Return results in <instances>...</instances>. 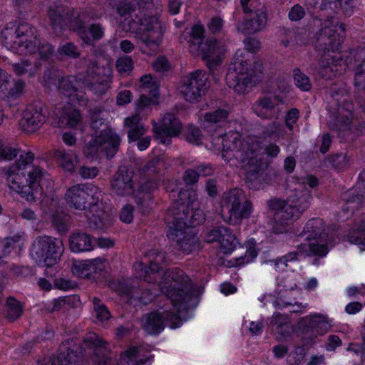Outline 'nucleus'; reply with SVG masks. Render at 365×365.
Here are the masks:
<instances>
[{
    "label": "nucleus",
    "instance_id": "7",
    "mask_svg": "<svg viewBox=\"0 0 365 365\" xmlns=\"http://www.w3.org/2000/svg\"><path fill=\"white\" fill-rule=\"evenodd\" d=\"M64 197L71 208L97 212L99 202L103 200V194L93 184H77L67 189Z\"/></svg>",
    "mask_w": 365,
    "mask_h": 365
},
{
    "label": "nucleus",
    "instance_id": "27",
    "mask_svg": "<svg viewBox=\"0 0 365 365\" xmlns=\"http://www.w3.org/2000/svg\"><path fill=\"white\" fill-rule=\"evenodd\" d=\"M222 137V156L227 161H230L232 156L237 158L235 153H240L242 145L240 135L238 133L230 132Z\"/></svg>",
    "mask_w": 365,
    "mask_h": 365
},
{
    "label": "nucleus",
    "instance_id": "33",
    "mask_svg": "<svg viewBox=\"0 0 365 365\" xmlns=\"http://www.w3.org/2000/svg\"><path fill=\"white\" fill-rule=\"evenodd\" d=\"M348 237L351 243L361 245V249L365 250V214L355 219L354 229Z\"/></svg>",
    "mask_w": 365,
    "mask_h": 365
},
{
    "label": "nucleus",
    "instance_id": "22",
    "mask_svg": "<svg viewBox=\"0 0 365 365\" xmlns=\"http://www.w3.org/2000/svg\"><path fill=\"white\" fill-rule=\"evenodd\" d=\"M70 8L64 5H56L49 7L48 16L53 32L58 36L62 35L66 29L67 18Z\"/></svg>",
    "mask_w": 365,
    "mask_h": 365
},
{
    "label": "nucleus",
    "instance_id": "17",
    "mask_svg": "<svg viewBox=\"0 0 365 365\" xmlns=\"http://www.w3.org/2000/svg\"><path fill=\"white\" fill-rule=\"evenodd\" d=\"M182 130L179 119L170 113L164 115L160 125H153L155 138L162 144L170 145L173 138L178 136Z\"/></svg>",
    "mask_w": 365,
    "mask_h": 365
},
{
    "label": "nucleus",
    "instance_id": "59",
    "mask_svg": "<svg viewBox=\"0 0 365 365\" xmlns=\"http://www.w3.org/2000/svg\"><path fill=\"white\" fill-rule=\"evenodd\" d=\"M75 297H64L56 299L53 302V308L50 310L51 312H58L62 309H66L68 307L71 306Z\"/></svg>",
    "mask_w": 365,
    "mask_h": 365
},
{
    "label": "nucleus",
    "instance_id": "11",
    "mask_svg": "<svg viewBox=\"0 0 365 365\" xmlns=\"http://www.w3.org/2000/svg\"><path fill=\"white\" fill-rule=\"evenodd\" d=\"M311 199L310 191L304 185H299L287 198L283 210L275 213V218L282 224L296 220L309 207Z\"/></svg>",
    "mask_w": 365,
    "mask_h": 365
},
{
    "label": "nucleus",
    "instance_id": "31",
    "mask_svg": "<svg viewBox=\"0 0 365 365\" xmlns=\"http://www.w3.org/2000/svg\"><path fill=\"white\" fill-rule=\"evenodd\" d=\"M84 82L81 78H77L75 76H70L68 77L62 78L58 81V89L61 94L70 97L75 94L78 96L79 89L82 87Z\"/></svg>",
    "mask_w": 365,
    "mask_h": 365
},
{
    "label": "nucleus",
    "instance_id": "24",
    "mask_svg": "<svg viewBox=\"0 0 365 365\" xmlns=\"http://www.w3.org/2000/svg\"><path fill=\"white\" fill-rule=\"evenodd\" d=\"M102 154L106 158L111 159L119 150L120 144V136L112 130L108 129L98 135Z\"/></svg>",
    "mask_w": 365,
    "mask_h": 365
},
{
    "label": "nucleus",
    "instance_id": "63",
    "mask_svg": "<svg viewBox=\"0 0 365 365\" xmlns=\"http://www.w3.org/2000/svg\"><path fill=\"white\" fill-rule=\"evenodd\" d=\"M329 162L336 169H341L347 164L348 158L345 153L335 154L329 158Z\"/></svg>",
    "mask_w": 365,
    "mask_h": 365
},
{
    "label": "nucleus",
    "instance_id": "62",
    "mask_svg": "<svg viewBox=\"0 0 365 365\" xmlns=\"http://www.w3.org/2000/svg\"><path fill=\"white\" fill-rule=\"evenodd\" d=\"M153 196L149 193H142V196L138 197V204L143 213L149 212L152 204Z\"/></svg>",
    "mask_w": 365,
    "mask_h": 365
},
{
    "label": "nucleus",
    "instance_id": "64",
    "mask_svg": "<svg viewBox=\"0 0 365 365\" xmlns=\"http://www.w3.org/2000/svg\"><path fill=\"white\" fill-rule=\"evenodd\" d=\"M201 130L198 128L190 126L186 134V140L190 143L198 145L201 142Z\"/></svg>",
    "mask_w": 365,
    "mask_h": 365
},
{
    "label": "nucleus",
    "instance_id": "57",
    "mask_svg": "<svg viewBox=\"0 0 365 365\" xmlns=\"http://www.w3.org/2000/svg\"><path fill=\"white\" fill-rule=\"evenodd\" d=\"M223 232H226L225 227H214L206 232L204 236V240L207 243H212L214 242H219Z\"/></svg>",
    "mask_w": 365,
    "mask_h": 365
},
{
    "label": "nucleus",
    "instance_id": "50",
    "mask_svg": "<svg viewBox=\"0 0 365 365\" xmlns=\"http://www.w3.org/2000/svg\"><path fill=\"white\" fill-rule=\"evenodd\" d=\"M86 87L88 90L92 92L93 94L101 96L106 93L110 86L108 80L104 79L99 81L98 79H96L92 82H87Z\"/></svg>",
    "mask_w": 365,
    "mask_h": 365
},
{
    "label": "nucleus",
    "instance_id": "14",
    "mask_svg": "<svg viewBox=\"0 0 365 365\" xmlns=\"http://www.w3.org/2000/svg\"><path fill=\"white\" fill-rule=\"evenodd\" d=\"M207 81L205 71H195L184 77L180 86V93L187 101L197 102L205 93Z\"/></svg>",
    "mask_w": 365,
    "mask_h": 365
},
{
    "label": "nucleus",
    "instance_id": "12",
    "mask_svg": "<svg viewBox=\"0 0 365 365\" xmlns=\"http://www.w3.org/2000/svg\"><path fill=\"white\" fill-rule=\"evenodd\" d=\"M254 71L248 68L247 61L236 58L227 70L226 82L237 93L242 94L247 91V86L252 83Z\"/></svg>",
    "mask_w": 365,
    "mask_h": 365
},
{
    "label": "nucleus",
    "instance_id": "44",
    "mask_svg": "<svg viewBox=\"0 0 365 365\" xmlns=\"http://www.w3.org/2000/svg\"><path fill=\"white\" fill-rule=\"evenodd\" d=\"M100 262L98 259H93L90 262H79L73 263L72 272L79 277H88L92 272V267L96 262Z\"/></svg>",
    "mask_w": 365,
    "mask_h": 365
},
{
    "label": "nucleus",
    "instance_id": "43",
    "mask_svg": "<svg viewBox=\"0 0 365 365\" xmlns=\"http://www.w3.org/2000/svg\"><path fill=\"white\" fill-rule=\"evenodd\" d=\"M13 70L19 75H24L29 73L30 76H33L36 70L40 67V64L36 63L34 66H32L31 61L29 59L22 60L21 62L14 63L12 65Z\"/></svg>",
    "mask_w": 365,
    "mask_h": 365
},
{
    "label": "nucleus",
    "instance_id": "26",
    "mask_svg": "<svg viewBox=\"0 0 365 365\" xmlns=\"http://www.w3.org/2000/svg\"><path fill=\"white\" fill-rule=\"evenodd\" d=\"M267 14L264 11L257 10L252 14L250 19L238 23L237 29L245 34H253L262 29L267 24Z\"/></svg>",
    "mask_w": 365,
    "mask_h": 365
},
{
    "label": "nucleus",
    "instance_id": "5",
    "mask_svg": "<svg viewBox=\"0 0 365 365\" xmlns=\"http://www.w3.org/2000/svg\"><path fill=\"white\" fill-rule=\"evenodd\" d=\"M37 30L26 22L10 24L1 31V42L9 50L22 54L34 51Z\"/></svg>",
    "mask_w": 365,
    "mask_h": 365
},
{
    "label": "nucleus",
    "instance_id": "13",
    "mask_svg": "<svg viewBox=\"0 0 365 365\" xmlns=\"http://www.w3.org/2000/svg\"><path fill=\"white\" fill-rule=\"evenodd\" d=\"M299 327L304 334L302 338L303 346H307L312 345L317 336L327 332L331 324L326 316L319 314L302 318Z\"/></svg>",
    "mask_w": 365,
    "mask_h": 365
},
{
    "label": "nucleus",
    "instance_id": "30",
    "mask_svg": "<svg viewBox=\"0 0 365 365\" xmlns=\"http://www.w3.org/2000/svg\"><path fill=\"white\" fill-rule=\"evenodd\" d=\"M52 156L61 168L68 172H72L78 163L76 154L71 150L56 149L53 151Z\"/></svg>",
    "mask_w": 365,
    "mask_h": 365
},
{
    "label": "nucleus",
    "instance_id": "38",
    "mask_svg": "<svg viewBox=\"0 0 365 365\" xmlns=\"http://www.w3.org/2000/svg\"><path fill=\"white\" fill-rule=\"evenodd\" d=\"M26 87L25 83L18 79L13 82L9 81V86H7L6 91L1 98H6L8 100H16L23 96Z\"/></svg>",
    "mask_w": 365,
    "mask_h": 365
},
{
    "label": "nucleus",
    "instance_id": "48",
    "mask_svg": "<svg viewBox=\"0 0 365 365\" xmlns=\"http://www.w3.org/2000/svg\"><path fill=\"white\" fill-rule=\"evenodd\" d=\"M198 203L195 200V204L190 207V214L187 217L186 227H195L205 220L204 213L202 210L197 208Z\"/></svg>",
    "mask_w": 365,
    "mask_h": 365
},
{
    "label": "nucleus",
    "instance_id": "8",
    "mask_svg": "<svg viewBox=\"0 0 365 365\" xmlns=\"http://www.w3.org/2000/svg\"><path fill=\"white\" fill-rule=\"evenodd\" d=\"M253 210L252 202L246 198L240 188L231 189L223 194L221 213L227 214L230 224L236 225L242 219L249 218Z\"/></svg>",
    "mask_w": 365,
    "mask_h": 365
},
{
    "label": "nucleus",
    "instance_id": "34",
    "mask_svg": "<svg viewBox=\"0 0 365 365\" xmlns=\"http://www.w3.org/2000/svg\"><path fill=\"white\" fill-rule=\"evenodd\" d=\"M88 116L91 126L96 133L98 132L101 133L108 130L106 118H105V112L103 107L96 106L90 108L88 110Z\"/></svg>",
    "mask_w": 365,
    "mask_h": 365
},
{
    "label": "nucleus",
    "instance_id": "35",
    "mask_svg": "<svg viewBox=\"0 0 365 365\" xmlns=\"http://www.w3.org/2000/svg\"><path fill=\"white\" fill-rule=\"evenodd\" d=\"M52 227L59 234L69 230L70 216L61 209L51 210Z\"/></svg>",
    "mask_w": 365,
    "mask_h": 365
},
{
    "label": "nucleus",
    "instance_id": "45",
    "mask_svg": "<svg viewBox=\"0 0 365 365\" xmlns=\"http://www.w3.org/2000/svg\"><path fill=\"white\" fill-rule=\"evenodd\" d=\"M294 81L295 86L302 91H309L312 88V83L310 78L300 69H294Z\"/></svg>",
    "mask_w": 365,
    "mask_h": 365
},
{
    "label": "nucleus",
    "instance_id": "54",
    "mask_svg": "<svg viewBox=\"0 0 365 365\" xmlns=\"http://www.w3.org/2000/svg\"><path fill=\"white\" fill-rule=\"evenodd\" d=\"M354 84L356 86L365 89V58L356 64L354 67Z\"/></svg>",
    "mask_w": 365,
    "mask_h": 365
},
{
    "label": "nucleus",
    "instance_id": "18",
    "mask_svg": "<svg viewBox=\"0 0 365 365\" xmlns=\"http://www.w3.org/2000/svg\"><path fill=\"white\" fill-rule=\"evenodd\" d=\"M241 162L247 176L251 179H257L267 168V163L263 160L262 155L256 152L254 145H249L247 148L242 151Z\"/></svg>",
    "mask_w": 365,
    "mask_h": 365
},
{
    "label": "nucleus",
    "instance_id": "40",
    "mask_svg": "<svg viewBox=\"0 0 365 365\" xmlns=\"http://www.w3.org/2000/svg\"><path fill=\"white\" fill-rule=\"evenodd\" d=\"M220 249L225 254L230 253L235 248L237 241L230 230L226 227V232H223L220 242Z\"/></svg>",
    "mask_w": 365,
    "mask_h": 365
},
{
    "label": "nucleus",
    "instance_id": "42",
    "mask_svg": "<svg viewBox=\"0 0 365 365\" xmlns=\"http://www.w3.org/2000/svg\"><path fill=\"white\" fill-rule=\"evenodd\" d=\"M230 111L224 108H218L217 110L206 113L204 115L205 122L209 123H220L227 121Z\"/></svg>",
    "mask_w": 365,
    "mask_h": 365
},
{
    "label": "nucleus",
    "instance_id": "41",
    "mask_svg": "<svg viewBox=\"0 0 365 365\" xmlns=\"http://www.w3.org/2000/svg\"><path fill=\"white\" fill-rule=\"evenodd\" d=\"M35 39L37 43H35L34 51L28 53L33 54L38 51L40 58L43 60H46L52 56L54 52L53 46L46 41L41 42L37 33H36Z\"/></svg>",
    "mask_w": 365,
    "mask_h": 365
},
{
    "label": "nucleus",
    "instance_id": "29",
    "mask_svg": "<svg viewBox=\"0 0 365 365\" xmlns=\"http://www.w3.org/2000/svg\"><path fill=\"white\" fill-rule=\"evenodd\" d=\"M341 199L344 201L342 210L345 213H354L365 205V193H359L356 189L344 192Z\"/></svg>",
    "mask_w": 365,
    "mask_h": 365
},
{
    "label": "nucleus",
    "instance_id": "49",
    "mask_svg": "<svg viewBox=\"0 0 365 365\" xmlns=\"http://www.w3.org/2000/svg\"><path fill=\"white\" fill-rule=\"evenodd\" d=\"M7 318L10 321H15L22 314V307L21 305L12 297H9L7 299Z\"/></svg>",
    "mask_w": 365,
    "mask_h": 365
},
{
    "label": "nucleus",
    "instance_id": "32",
    "mask_svg": "<svg viewBox=\"0 0 365 365\" xmlns=\"http://www.w3.org/2000/svg\"><path fill=\"white\" fill-rule=\"evenodd\" d=\"M197 49L201 52L202 57L222 56L226 51L225 43L214 38H207L204 43L199 45Z\"/></svg>",
    "mask_w": 365,
    "mask_h": 365
},
{
    "label": "nucleus",
    "instance_id": "3",
    "mask_svg": "<svg viewBox=\"0 0 365 365\" xmlns=\"http://www.w3.org/2000/svg\"><path fill=\"white\" fill-rule=\"evenodd\" d=\"M46 174L34 153H23L18 161L9 166L7 182L28 202H36L42 192L41 184Z\"/></svg>",
    "mask_w": 365,
    "mask_h": 365
},
{
    "label": "nucleus",
    "instance_id": "52",
    "mask_svg": "<svg viewBox=\"0 0 365 365\" xmlns=\"http://www.w3.org/2000/svg\"><path fill=\"white\" fill-rule=\"evenodd\" d=\"M83 153L86 158L98 157L102 154L98 136L85 145Z\"/></svg>",
    "mask_w": 365,
    "mask_h": 365
},
{
    "label": "nucleus",
    "instance_id": "51",
    "mask_svg": "<svg viewBox=\"0 0 365 365\" xmlns=\"http://www.w3.org/2000/svg\"><path fill=\"white\" fill-rule=\"evenodd\" d=\"M205 29L202 26L195 25L192 27L190 38L187 40V42L190 44V47H196L199 48V45L201 43H204L202 41V38L204 37Z\"/></svg>",
    "mask_w": 365,
    "mask_h": 365
},
{
    "label": "nucleus",
    "instance_id": "9",
    "mask_svg": "<svg viewBox=\"0 0 365 365\" xmlns=\"http://www.w3.org/2000/svg\"><path fill=\"white\" fill-rule=\"evenodd\" d=\"M63 251L62 240L50 236H41L34 241L31 256L38 264L50 267L60 260Z\"/></svg>",
    "mask_w": 365,
    "mask_h": 365
},
{
    "label": "nucleus",
    "instance_id": "36",
    "mask_svg": "<svg viewBox=\"0 0 365 365\" xmlns=\"http://www.w3.org/2000/svg\"><path fill=\"white\" fill-rule=\"evenodd\" d=\"M85 13H80L70 8V11L68 15L66 28H69L73 31L78 32L81 36L82 34L86 33V28L85 26Z\"/></svg>",
    "mask_w": 365,
    "mask_h": 365
},
{
    "label": "nucleus",
    "instance_id": "53",
    "mask_svg": "<svg viewBox=\"0 0 365 365\" xmlns=\"http://www.w3.org/2000/svg\"><path fill=\"white\" fill-rule=\"evenodd\" d=\"M61 120L62 123L66 122V124L70 127H76L81 121V115L79 110L72 109L63 113L61 115Z\"/></svg>",
    "mask_w": 365,
    "mask_h": 365
},
{
    "label": "nucleus",
    "instance_id": "2",
    "mask_svg": "<svg viewBox=\"0 0 365 365\" xmlns=\"http://www.w3.org/2000/svg\"><path fill=\"white\" fill-rule=\"evenodd\" d=\"M116 11L120 16H125L120 23L123 31L135 34V38L153 51L158 49L164 34L158 16L136 11L133 0L119 1Z\"/></svg>",
    "mask_w": 365,
    "mask_h": 365
},
{
    "label": "nucleus",
    "instance_id": "10",
    "mask_svg": "<svg viewBox=\"0 0 365 365\" xmlns=\"http://www.w3.org/2000/svg\"><path fill=\"white\" fill-rule=\"evenodd\" d=\"M195 204V194L193 192H180L179 199L168 209L165 216V222L169 230L178 232L186 227V222L190 207Z\"/></svg>",
    "mask_w": 365,
    "mask_h": 365
},
{
    "label": "nucleus",
    "instance_id": "47",
    "mask_svg": "<svg viewBox=\"0 0 365 365\" xmlns=\"http://www.w3.org/2000/svg\"><path fill=\"white\" fill-rule=\"evenodd\" d=\"M123 360L125 361L123 365H143L149 360V357L140 358L139 349L133 347L125 351V356Z\"/></svg>",
    "mask_w": 365,
    "mask_h": 365
},
{
    "label": "nucleus",
    "instance_id": "15",
    "mask_svg": "<svg viewBox=\"0 0 365 365\" xmlns=\"http://www.w3.org/2000/svg\"><path fill=\"white\" fill-rule=\"evenodd\" d=\"M143 328L150 334H158L167 324L172 329L179 327L181 318L173 312L165 311L162 313L151 312L144 314L141 318Z\"/></svg>",
    "mask_w": 365,
    "mask_h": 365
},
{
    "label": "nucleus",
    "instance_id": "20",
    "mask_svg": "<svg viewBox=\"0 0 365 365\" xmlns=\"http://www.w3.org/2000/svg\"><path fill=\"white\" fill-rule=\"evenodd\" d=\"M105 342L96 334H91L83 341L84 349H93V361L105 365L111 358Z\"/></svg>",
    "mask_w": 365,
    "mask_h": 365
},
{
    "label": "nucleus",
    "instance_id": "19",
    "mask_svg": "<svg viewBox=\"0 0 365 365\" xmlns=\"http://www.w3.org/2000/svg\"><path fill=\"white\" fill-rule=\"evenodd\" d=\"M133 173L126 168H120L110 180V189L117 195L124 197L135 191Z\"/></svg>",
    "mask_w": 365,
    "mask_h": 365
},
{
    "label": "nucleus",
    "instance_id": "60",
    "mask_svg": "<svg viewBox=\"0 0 365 365\" xmlns=\"http://www.w3.org/2000/svg\"><path fill=\"white\" fill-rule=\"evenodd\" d=\"M116 67L119 72H129L133 68V61L130 56H123L116 61Z\"/></svg>",
    "mask_w": 365,
    "mask_h": 365
},
{
    "label": "nucleus",
    "instance_id": "21",
    "mask_svg": "<svg viewBox=\"0 0 365 365\" xmlns=\"http://www.w3.org/2000/svg\"><path fill=\"white\" fill-rule=\"evenodd\" d=\"M69 340L62 342L58 348V354L56 358L50 359L46 365H81L82 356L78 349H74L68 346Z\"/></svg>",
    "mask_w": 365,
    "mask_h": 365
},
{
    "label": "nucleus",
    "instance_id": "28",
    "mask_svg": "<svg viewBox=\"0 0 365 365\" xmlns=\"http://www.w3.org/2000/svg\"><path fill=\"white\" fill-rule=\"evenodd\" d=\"M96 240L86 232H73L69 237L70 249L73 252L91 251Z\"/></svg>",
    "mask_w": 365,
    "mask_h": 365
},
{
    "label": "nucleus",
    "instance_id": "39",
    "mask_svg": "<svg viewBox=\"0 0 365 365\" xmlns=\"http://www.w3.org/2000/svg\"><path fill=\"white\" fill-rule=\"evenodd\" d=\"M119 292L121 297L127 299L128 303H132L133 301L142 302V292L138 287L122 284L119 287Z\"/></svg>",
    "mask_w": 365,
    "mask_h": 365
},
{
    "label": "nucleus",
    "instance_id": "25",
    "mask_svg": "<svg viewBox=\"0 0 365 365\" xmlns=\"http://www.w3.org/2000/svg\"><path fill=\"white\" fill-rule=\"evenodd\" d=\"M283 103L278 96H263L259 98L253 105L255 113L261 118H272L275 113V106Z\"/></svg>",
    "mask_w": 365,
    "mask_h": 365
},
{
    "label": "nucleus",
    "instance_id": "16",
    "mask_svg": "<svg viewBox=\"0 0 365 365\" xmlns=\"http://www.w3.org/2000/svg\"><path fill=\"white\" fill-rule=\"evenodd\" d=\"M47 114L44 103L36 101L24 110L19 126L27 133H34L46 122Z\"/></svg>",
    "mask_w": 365,
    "mask_h": 365
},
{
    "label": "nucleus",
    "instance_id": "23",
    "mask_svg": "<svg viewBox=\"0 0 365 365\" xmlns=\"http://www.w3.org/2000/svg\"><path fill=\"white\" fill-rule=\"evenodd\" d=\"M168 236L172 240L175 241L179 249L186 254L196 250L199 247L196 235L186 232L184 230H179V232L175 230H169Z\"/></svg>",
    "mask_w": 365,
    "mask_h": 365
},
{
    "label": "nucleus",
    "instance_id": "4",
    "mask_svg": "<svg viewBox=\"0 0 365 365\" xmlns=\"http://www.w3.org/2000/svg\"><path fill=\"white\" fill-rule=\"evenodd\" d=\"M313 36L315 39V47L317 50L326 51H337L344 40L345 26L337 19L332 17L321 19L318 16L312 19L309 24ZM311 32L302 28L295 33L294 41L299 46H304L309 41Z\"/></svg>",
    "mask_w": 365,
    "mask_h": 365
},
{
    "label": "nucleus",
    "instance_id": "55",
    "mask_svg": "<svg viewBox=\"0 0 365 365\" xmlns=\"http://www.w3.org/2000/svg\"><path fill=\"white\" fill-rule=\"evenodd\" d=\"M93 309L96 317L100 321H106L110 318V314L106 306L101 302V299L94 297L93 299Z\"/></svg>",
    "mask_w": 365,
    "mask_h": 365
},
{
    "label": "nucleus",
    "instance_id": "58",
    "mask_svg": "<svg viewBox=\"0 0 365 365\" xmlns=\"http://www.w3.org/2000/svg\"><path fill=\"white\" fill-rule=\"evenodd\" d=\"M58 51L60 53L64 54L73 58H77L81 55L78 47L71 42H66L61 47H59Z\"/></svg>",
    "mask_w": 365,
    "mask_h": 365
},
{
    "label": "nucleus",
    "instance_id": "56",
    "mask_svg": "<svg viewBox=\"0 0 365 365\" xmlns=\"http://www.w3.org/2000/svg\"><path fill=\"white\" fill-rule=\"evenodd\" d=\"M331 60L330 56L328 55L325 56L320 61L318 73L322 78L330 79L334 76V70L329 62Z\"/></svg>",
    "mask_w": 365,
    "mask_h": 365
},
{
    "label": "nucleus",
    "instance_id": "6",
    "mask_svg": "<svg viewBox=\"0 0 365 365\" xmlns=\"http://www.w3.org/2000/svg\"><path fill=\"white\" fill-rule=\"evenodd\" d=\"M307 242L301 243L299 248L309 255L324 257L328 252V234L324 230V222L321 218L309 220L298 235Z\"/></svg>",
    "mask_w": 365,
    "mask_h": 365
},
{
    "label": "nucleus",
    "instance_id": "37",
    "mask_svg": "<svg viewBox=\"0 0 365 365\" xmlns=\"http://www.w3.org/2000/svg\"><path fill=\"white\" fill-rule=\"evenodd\" d=\"M104 36V27L99 23L90 24L86 29V33L81 34V38L86 43L101 39Z\"/></svg>",
    "mask_w": 365,
    "mask_h": 365
},
{
    "label": "nucleus",
    "instance_id": "61",
    "mask_svg": "<svg viewBox=\"0 0 365 365\" xmlns=\"http://www.w3.org/2000/svg\"><path fill=\"white\" fill-rule=\"evenodd\" d=\"M92 213V217H89V220L91 223H93L96 228L101 229L106 225L105 217L108 215L105 212L100 210L99 207L97 212Z\"/></svg>",
    "mask_w": 365,
    "mask_h": 365
},
{
    "label": "nucleus",
    "instance_id": "1",
    "mask_svg": "<svg viewBox=\"0 0 365 365\" xmlns=\"http://www.w3.org/2000/svg\"><path fill=\"white\" fill-rule=\"evenodd\" d=\"M152 259L149 266L143 262L135 264L137 277L149 283L158 282V289L170 299L173 306L178 312L194 308L198 303V298L192 289L191 282L185 272L179 268L163 272L165 255L158 250H151L148 254Z\"/></svg>",
    "mask_w": 365,
    "mask_h": 365
},
{
    "label": "nucleus",
    "instance_id": "46",
    "mask_svg": "<svg viewBox=\"0 0 365 365\" xmlns=\"http://www.w3.org/2000/svg\"><path fill=\"white\" fill-rule=\"evenodd\" d=\"M163 165L160 158L155 157L143 165L140 168V172L145 175L152 176L158 173Z\"/></svg>",
    "mask_w": 365,
    "mask_h": 365
}]
</instances>
